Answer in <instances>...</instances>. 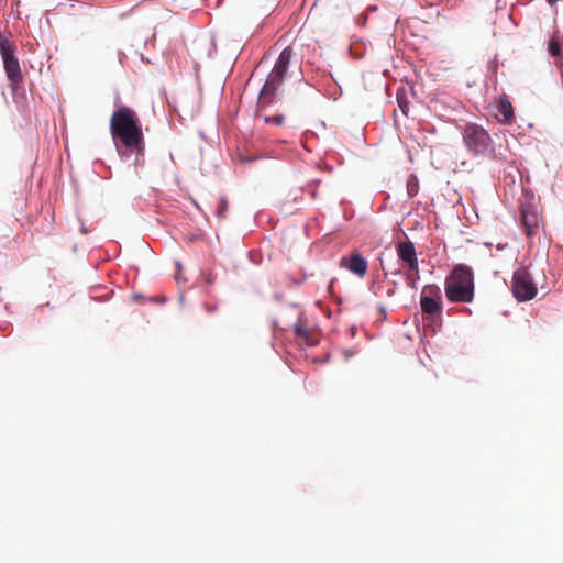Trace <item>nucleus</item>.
Listing matches in <instances>:
<instances>
[{"label": "nucleus", "instance_id": "1", "mask_svg": "<svg viewBox=\"0 0 563 563\" xmlns=\"http://www.w3.org/2000/svg\"><path fill=\"white\" fill-rule=\"evenodd\" d=\"M110 132L114 141L119 140L131 151H140L143 145V132L136 112L129 107H120L110 119Z\"/></svg>", "mask_w": 563, "mask_h": 563}, {"label": "nucleus", "instance_id": "2", "mask_svg": "<svg viewBox=\"0 0 563 563\" xmlns=\"http://www.w3.org/2000/svg\"><path fill=\"white\" fill-rule=\"evenodd\" d=\"M445 296L451 302L470 303L474 299V274L471 267L454 266L444 283Z\"/></svg>", "mask_w": 563, "mask_h": 563}, {"label": "nucleus", "instance_id": "3", "mask_svg": "<svg viewBox=\"0 0 563 563\" xmlns=\"http://www.w3.org/2000/svg\"><path fill=\"white\" fill-rule=\"evenodd\" d=\"M295 56L290 46H287L279 54L272 71L269 73L258 97V107L265 108L276 102L277 92L288 74L289 65Z\"/></svg>", "mask_w": 563, "mask_h": 563}, {"label": "nucleus", "instance_id": "4", "mask_svg": "<svg viewBox=\"0 0 563 563\" xmlns=\"http://www.w3.org/2000/svg\"><path fill=\"white\" fill-rule=\"evenodd\" d=\"M15 49L16 47L14 43L0 35V54L3 59L4 71L12 90H16L23 81V75L19 59L15 56Z\"/></svg>", "mask_w": 563, "mask_h": 563}, {"label": "nucleus", "instance_id": "5", "mask_svg": "<svg viewBox=\"0 0 563 563\" xmlns=\"http://www.w3.org/2000/svg\"><path fill=\"white\" fill-rule=\"evenodd\" d=\"M463 142L467 150L475 155L485 154L492 146L488 132L476 123H467L463 132Z\"/></svg>", "mask_w": 563, "mask_h": 563}, {"label": "nucleus", "instance_id": "6", "mask_svg": "<svg viewBox=\"0 0 563 563\" xmlns=\"http://www.w3.org/2000/svg\"><path fill=\"white\" fill-rule=\"evenodd\" d=\"M512 294L519 301H528L537 295V287L531 275L526 268L518 269L514 273Z\"/></svg>", "mask_w": 563, "mask_h": 563}, {"label": "nucleus", "instance_id": "7", "mask_svg": "<svg viewBox=\"0 0 563 563\" xmlns=\"http://www.w3.org/2000/svg\"><path fill=\"white\" fill-rule=\"evenodd\" d=\"M420 307L424 314L433 316L442 312V292L438 285L429 284L422 288Z\"/></svg>", "mask_w": 563, "mask_h": 563}, {"label": "nucleus", "instance_id": "8", "mask_svg": "<svg viewBox=\"0 0 563 563\" xmlns=\"http://www.w3.org/2000/svg\"><path fill=\"white\" fill-rule=\"evenodd\" d=\"M340 267L347 269L360 278H363L367 273L368 264L361 253L354 252L340 260Z\"/></svg>", "mask_w": 563, "mask_h": 563}, {"label": "nucleus", "instance_id": "9", "mask_svg": "<svg viewBox=\"0 0 563 563\" xmlns=\"http://www.w3.org/2000/svg\"><path fill=\"white\" fill-rule=\"evenodd\" d=\"M520 214L527 235H533L540 222V213L537 207L531 203H521Z\"/></svg>", "mask_w": 563, "mask_h": 563}, {"label": "nucleus", "instance_id": "10", "mask_svg": "<svg viewBox=\"0 0 563 563\" xmlns=\"http://www.w3.org/2000/svg\"><path fill=\"white\" fill-rule=\"evenodd\" d=\"M396 253L398 258L402 262L401 267H410L419 264L415 244L410 240L398 242Z\"/></svg>", "mask_w": 563, "mask_h": 563}, {"label": "nucleus", "instance_id": "11", "mask_svg": "<svg viewBox=\"0 0 563 563\" xmlns=\"http://www.w3.org/2000/svg\"><path fill=\"white\" fill-rule=\"evenodd\" d=\"M393 274L394 275L402 274L407 286L410 287L411 289H416L417 283L420 280L419 264L410 266V267H400V268L396 269Z\"/></svg>", "mask_w": 563, "mask_h": 563}, {"label": "nucleus", "instance_id": "12", "mask_svg": "<svg viewBox=\"0 0 563 563\" xmlns=\"http://www.w3.org/2000/svg\"><path fill=\"white\" fill-rule=\"evenodd\" d=\"M294 333L296 339L305 343L306 345L312 346L317 344V338L314 333L301 321L295 324Z\"/></svg>", "mask_w": 563, "mask_h": 563}, {"label": "nucleus", "instance_id": "13", "mask_svg": "<svg viewBox=\"0 0 563 563\" xmlns=\"http://www.w3.org/2000/svg\"><path fill=\"white\" fill-rule=\"evenodd\" d=\"M499 113L503 115V120L508 122L514 117V108L507 98H501L498 104Z\"/></svg>", "mask_w": 563, "mask_h": 563}, {"label": "nucleus", "instance_id": "14", "mask_svg": "<svg viewBox=\"0 0 563 563\" xmlns=\"http://www.w3.org/2000/svg\"><path fill=\"white\" fill-rule=\"evenodd\" d=\"M419 191V181L416 175L411 174L407 179V192L409 197H415Z\"/></svg>", "mask_w": 563, "mask_h": 563}, {"label": "nucleus", "instance_id": "15", "mask_svg": "<svg viewBox=\"0 0 563 563\" xmlns=\"http://www.w3.org/2000/svg\"><path fill=\"white\" fill-rule=\"evenodd\" d=\"M549 53L554 57H562V47L558 38L552 37L549 42Z\"/></svg>", "mask_w": 563, "mask_h": 563}, {"label": "nucleus", "instance_id": "16", "mask_svg": "<svg viewBox=\"0 0 563 563\" xmlns=\"http://www.w3.org/2000/svg\"><path fill=\"white\" fill-rule=\"evenodd\" d=\"M264 121L269 124L282 125V124H284L285 118L283 114H278V115L265 117Z\"/></svg>", "mask_w": 563, "mask_h": 563}, {"label": "nucleus", "instance_id": "17", "mask_svg": "<svg viewBox=\"0 0 563 563\" xmlns=\"http://www.w3.org/2000/svg\"><path fill=\"white\" fill-rule=\"evenodd\" d=\"M227 201L224 199H221L220 200V206H219V209H218V216L219 217H223L225 211H227Z\"/></svg>", "mask_w": 563, "mask_h": 563}, {"label": "nucleus", "instance_id": "18", "mask_svg": "<svg viewBox=\"0 0 563 563\" xmlns=\"http://www.w3.org/2000/svg\"><path fill=\"white\" fill-rule=\"evenodd\" d=\"M394 294H395V289L394 288H390V289L387 290V296L388 297L394 296Z\"/></svg>", "mask_w": 563, "mask_h": 563}, {"label": "nucleus", "instance_id": "19", "mask_svg": "<svg viewBox=\"0 0 563 563\" xmlns=\"http://www.w3.org/2000/svg\"><path fill=\"white\" fill-rule=\"evenodd\" d=\"M379 311H380L382 314H384V316L386 314V309L384 307H380Z\"/></svg>", "mask_w": 563, "mask_h": 563}, {"label": "nucleus", "instance_id": "20", "mask_svg": "<svg viewBox=\"0 0 563 563\" xmlns=\"http://www.w3.org/2000/svg\"><path fill=\"white\" fill-rule=\"evenodd\" d=\"M558 0H548V2L552 5L556 2Z\"/></svg>", "mask_w": 563, "mask_h": 563}]
</instances>
